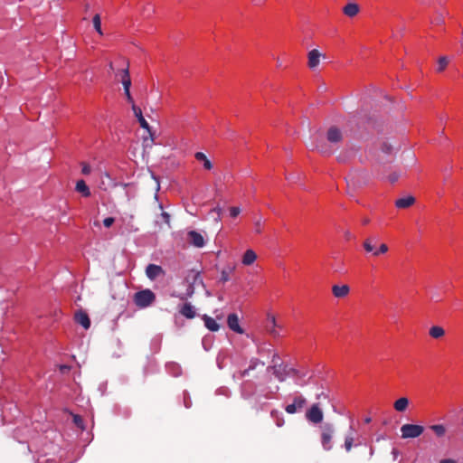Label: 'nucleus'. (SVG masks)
I'll use <instances>...</instances> for the list:
<instances>
[{"mask_svg":"<svg viewBox=\"0 0 463 463\" xmlns=\"http://www.w3.org/2000/svg\"><path fill=\"white\" fill-rule=\"evenodd\" d=\"M254 228L256 233H260L262 232V218L259 217L254 222Z\"/></svg>","mask_w":463,"mask_h":463,"instance_id":"obj_35","label":"nucleus"},{"mask_svg":"<svg viewBox=\"0 0 463 463\" xmlns=\"http://www.w3.org/2000/svg\"><path fill=\"white\" fill-rule=\"evenodd\" d=\"M118 75L120 76L121 79L122 77H124V69L118 72Z\"/></svg>","mask_w":463,"mask_h":463,"instance_id":"obj_57","label":"nucleus"},{"mask_svg":"<svg viewBox=\"0 0 463 463\" xmlns=\"http://www.w3.org/2000/svg\"><path fill=\"white\" fill-rule=\"evenodd\" d=\"M449 61V58H448V57H446V56H442V57H440V58L439 59V61H438V69H437V71H438L439 72H440V71H444V70H445V68L448 66Z\"/></svg>","mask_w":463,"mask_h":463,"instance_id":"obj_33","label":"nucleus"},{"mask_svg":"<svg viewBox=\"0 0 463 463\" xmlns=\"http://www.w3.org/2000/svg\"><path fill=\"white\" fill-rule=\"evenodd\" d=\"M268 322L269 324L267 325V330L268 332L269 333L270 335H272L273 337H278L279 335V332L276 330V327L278 326H277V323H276V318L274 316H270L269 315L268 316Z\"/></svg>","mask_w":463,"mask_h":463,"instance_id":"obj_20","label":"nucleus"},{"mask_svg":"<svg viewBox=\"0 0 463 463\" xmlns=\"http://www.w3.org/2000/svg\"><path fill=\"white\" fill-rule=\"evenodd\" d=\"M371 420H372L371 417H366V418L364 419V422H365V423H370V422H371Z\"/></svg>","mask_w":463,"mask_h":463,"instance_id":"obj_55","label":"nucleus"},{"mask_svg":"<svg viewBox=\"0 0 463 463\" xmlns=\"http://www.w3.org/2000/svg\"><path fill=\"white\" fill-rule=\"evenodd\" d=\"M350 292V288L348 285H334L332 287V293L337 298H345Z\"/></svg>","mask_w":463,"mask_h":463,"instance_id":"obj_14","label":"nucleus"},{"mask_svg":"<svg viewBox=\"0 0 463 463\" xmlns=\"http://www.w3.org/2000/svg\"><path fill=\"white\" fill-rule=\"evenodd\" d=\"M257 259L256 253L252 250H247L242 257V263L244 265H251Z\"/></svg>","mask_w":463,"mask_h":463,"instance_id":"obj_26","label":"nucleus"},{"mask_svg":"<svg viewBox=\"0 0 463 463\" xmlns=\"http://www.w3.org/2000/svg\"><path fill=\"white\" fill-rule=\"evenodd\" d=\"M94 225L99 226V222L98 221L94 222Z\"/></svg>","mask_w":463,"mask_h":463,"instance_id":"obj_59","label":"nucleus"},{"mask_svg":"<svg viewBox=\"0 0 463 463\" xmlns=\"http://www.w3.org/2000/svg\"><path fill=\"white\" fill-rule=\"evenodd\" d=\"M193 277H194V283H196L197 280H199V282H202L200 274L198 272L194 273Z\"/></svg>","mask_w":463,"mask_h":463,"instance_id":"obj_45","label":"nucleus"},{"mask_svg":"<svg viewBox=\"0 0 463 463\" xmlns=\"http://www.w3.org/2000/svg\"><path fill=\"white\" fill-rule=\"evenodd\" d=\"M415 203V198L411 195L402 197L395 201V206L399 209H405Z\"/></svg>","mask_w":463,"mask_h":463,"instance_id":"obj_18","label":"nucleus"},{"mask_svg":"<svg viewBox=\"0 0 463 463\" xmlns=\"http://www.w3.org/2000/svg\"><path fill=\"white\" fill-rule=\"evenodd\" d=\"M362 223H363L364 225H367V224H369V223H370V219H369L368 217H364V218L362 219Z\"/></svg>","mask_w":463,"mask_h":463,"instance_id":"obj_49","label":"nucleus"},{"mask_svg":"<svg viewBox=\"0 0 463 463\" xmlns=\"http://www.w3.org/2000/svg\"><path fill=\"white\" fill-rule=\"evenodd\" d=\"M279 360V357L278 354H274L272 356V363L274 364L278 365Z\"/></svg>","mask_w":463,"mask_h":463,"instance_id":"obj_46","label":"nucleus"},{"mask_svg":"<svg viewBox=\"0 0 463 463\" xmlns=\"http://www.w3.org/2000/svg\"><path fill=\"white\" fill-rule=\"evenodd\" d=\"M345 236H346L347 238H349V237H350V232H345Z\"/></svg>","mask_w":463,"mask_h":463,"instance_id":"obj_58","label":"nucleus"},{"mask_svg":"<svg viewBox=\"0 0 463 463\" xmlns=\"http://www.w3.org/2000/svg\"><path fill=\"white\" fill-rule=\"evenodd\" d=\"M121 82H122V85H123V88H124V92L128 91V90H130L131 79H130V76H129L128 65L127 66V68L124 69V77H122V81Z\"/></svg>","mask_w":463,"mask_h":463,"instance_id":"obj_27","label":"nucleus"},{"mask_svg":"<svg viewBox=\"0 0 463 463\" xmlns=\"http://www.w3.org/2000/svg\"><path fill=\"white\" fill-rule=\"evenodd\" d=\"M241 213L240 207H231L230 208V215L232 218H236Z\"/></svg>","mask_w":463,"mask_h":463,"instance_id":"obj_39","label":"nucleus"},{"mask_svg":"<svg viewBox=\"0 0 463 463\" xmlns=\"http://www.w3.org/2000/svg\"><path fill=\"white\" fill-rule=\"evenodd\" d=\"M92 23H93V26H94L95 30L97 31V33L99 34L102 35L103 33L101 30V19H100V15L99 14H97L93 16Z\"/></svg>","mask_w":463,"mask_h":463,"instance_id":"obj_31","label":"nucleus"},{"mask_svg":"<svg viewBox=\"0 0 463 463\" xmlns=\"http://www.w3.org/2000/svg\"><path fill=\"white\" fill-rule=\"evenodd\" d=\"M322 398H324V399H327V398H328V396H327L325 392H322L321 393H319V394H317V400H320V399H322Z\"/></svg>","mask_w":463,"mask_h":463,"instance_id":"obj_47","label":"nucleus"},{"mask_svg":"<svg viewBox=\"0 0 463 463\" xmlns=\"http://www.w3.org/2000/svg\"><path fill=\"white\" fill-rule=\"evenodd\" d=\"M109 69L110 71H113V70H114L113 63H112L111 61L109 63Z\"/></svg>","mask_w":463,"mask_h":463,"instance_id":"obj_56","label":"nucleus"},{"mask_svg":"<svg viewBox=\"0 0 463 463\" xmlns=\"http://www.w3.org/2000/svg\"><path fill=\"white\" fill-rule=\"evenodd\" d=\"M264 364H265L264 362L260 361V359L252 358L250 361L249 367L247 369H245V370L241 372V377H245L246 375L249 374L250 371L255 370L258 365H262L263 366Z\"/></svg>","mask_w":463,"mask_h":463,"instance_id":"obj_22","label":"nucleus"},{"mask_svg":"<svg viewBox=\"0 0 463 463\" xmlns=\"http://www.w3.org/2000/svg\"><path fill=\"white\" fill-rule=\"evenodd\" d=\"M124 93H125V96H126V99H127L128 102L130 103L131 107H132L133 104H135V103H134V99H133V98L131 96L130 90L125 91Z\"/></svg>","mask_w":463,"mask_h":463,"instance_id":"obj_42","label":"nucleus"},{"mask_svg":"<svg viewBox=\"0 0 463 463\" xmlns=\"http://www.w3.org/2000/svg\"><path fill=\"white\" fill-rule=\"evenodd\" d=\"M377 241H378L377 236H370L364 241L363 247L366 253H371L372 256L374 255V252L377 248L376 247Z\"/></svg>","mask_w":463,"mask_h":463,"instance_id":"obj_12","label":"nucleus"},{"mask_svg":"<svg viewBox=\"0 0 463 463\" xmlns=\"http://www.w3.org/2000/svg\"><path fill=\"white\" fill-rule=\"evenodd\" d=\"M189 241L192 245L197 248H202L204 246V239L203 235L195 231H191L188 232Z\"/></svg>","mask_w":463,"mask_h":463,"instance_id":"obj_13","label":"nucleus"},{"mask_svg":"<svg viewBox=\"0 0 463 463\" xmlns=\"http://www.w3.org/2000/svg\"><path fill=\"white\" fill-rule=\"evenodd\" d=\"M214 212H216L218 214H220L222 213V208L221 207H216L213 209Z\"/></svg>","mask_w":463,"mask_h":463,"instance_id":"obj_53","label":"nucleus"},{"mask_svg":"<svg viewBox=\"0 0 463 463\" xmlns=\"http://www.w3.org/2000/svg\"><path fill=\"white\" fill-rule=\"evenodd\" d=\"M429 335L434 339H439L445 335V330L442 326H433L430 328Z\"/></svg>","mask_w":463,"mask_h":463,"instance_id":"obj_24","label":"nucleus"},{"mask_svg":"<svg viewBox=\"0 0 463 463\" xmlns=\"http://www.w3.org/2000/svg\"><path fill=\"white\" fill-rule=\"evenodd\" d=\"M268 371H271L273 373V374L275 375V377L279 381V382H283L285 380V377H284V374L282 373V372L278 368V365L277 364H273L271 366H269L267 368Z\"/></svg>","mask_w":463,"mask_h":463,"instance_id":"obj_30","label":"nucleus"},{"mask_svg":"<svg viewBox=\"0 0 463 463\" xmlns=\"http://www.w3.org/2000/svg\"><path fill=\"white\" fill-rule=\"evenodd\" d=\"M193 294H194V288H193V287H192V286H190V290H188L187 295H188V296H192Z\"/></svg>","mask_w":463,"mask_h":463,"instance_id":"obj_54","label":"nucleus"},{"mask_svg":"<svg viewBox=\"0 0 463 463\" xmlns=\"http://www.w3.org/2000/svg\"><path fill=\"white\" fill-rule=\"evenodd\" d=\"M234 270V268L228 267L227 269H223L221 272V278L220 282L226 283L230 280V274L232 273Z\"/></svg>","mask_w":463,"mask_h":463,"instance_id":"obj_29","label":"nucleus"},{"mask_svg":"<svg viewBox=\"0 0 463 463\" xmlns=\"http://www.w3.org/2000/svg\"><path fill=\"white\" fill-rule=\"evenodd\" d=\"M392 454L393 455L394 459H396L399 456V450L397 449H393Z\"/></svg>","mask_w":463,"mask_h":463,"instance_id":"obj_48","label":"nucleus"},{"mask_svg":"<svg viewBox=\"0 0 463 463\" xmlns=\"http://www.w3.org/2000/svg\"><path fill=\"white\" fill-rule=\"evenodd\" d=\"M132 110H133L135 117L137 118V120L140 124V127L142 128L147 130V132L150 134L151 140L153 141V135L151 132L150 126L147 123V121L145 119V118L143 117L141 109L139 107H137L136 104H133Z\"/></svg>","mask_w":463,"mask_h":463,"instance_id":"obj_6","label":"nucleus"},{"mask_svg":"<svg viewBox=\"0 0 463 463\" xmlns=\"http://www.w3.org/2000/svg\"><path fill=\"white\" fill-rule=\"evenodd\" d=\"M389 250L387 244L381 243L374 252L373 257H379L380 255L385 254Z\"/></svg>","mask_w":463,"mask_h":463,"instance_id":"obj_34","label":"nucleus"},{"mask_svg":"<svg viewBox=\"0 0 463 463\" xmlns=\"http://www.w3.org/2000/svg\"><path fill=\"white\" fill-rule=\"evenodd\" d=\"M408 405H409V399L406 397L399 398L393 403L394 409L399 412H402V411H406V409L408 408Z\"/></svg>","mask_w":463,"mask_h":463,"instance_id":"obj_23","label":"nucleus"},{"mask_svg":"<svg viewBox=\"0 0 463 463\" xmlns=\"http://www.w3.org/2000/svg\"><path fill=\"white\" fill-rule=\"evenodd\" d=\"M203 320L204 322V326L210 331L216 332V331H218L220 329L219 324L213 317H209L207 315H203Z\"/></svg>","mask_w":463,"mask_h":463,"instance_id":"obj_19","label":"nucleus"},{"mask_svg":"<svg viewBox=\"0 0 463 463\" xmlns=\"http://www.w3.org/2000/svg\"><path fill=\"white\" fill-rule=\"evenodd\" d=\"M354 439L353 433H350V434L345 436V449L346 452L351 451V449H352V448L354 446Z\"/></svg>","mask_w":463,"mask_h":463,"instance_id":"obj_32","label":"nucleus"},{"mask_svg":"<svg viewBox=\"0 0 463 463\" xmlns=\"http://www.w3.org/2000/svg\"><path fill=\"white\" fill-rule=\"evenodd\" d=\"M307 403L306 399L303 396H297L294 398L293 403L286 406L285 411L288 414H294L298 411L301 410Z\"/></svg>","mask_w":463,"mask_h":463,"instance_id":"obj_7","label":"nucleus"},{"mask_svg":"<svg viewBox=\"0 0 463 463\" xmlns=\"http://www.w3.org/2000/svg\"><path fill=\"white\" fill-rule=\"evenodd\" d=\"M432 23L435 24H442L444 23V19L442 16H438Z\"/></svg>","mask_w":463,"mask_h":463,"instance_id":"obj_43","label":"nucleus"},{"mask_svg":"<svg viewBox=\"0 0 463 463\" xmlns=\"http://www.w3.org/2000/svg\"><path fill=\"white\" fill-rule=\"evenodd\" d=\"M156 300L155 293L150 289L140 290L134 295V303L140 308L151 306Z\"/></svg>","mask_w":463,"mask_h":463,"instance_id":"obj_2","label":"nucleus"},{"mask_svg":"<svg viewBox=\"0 0 463 463\" xmlns=\"http://www.w3.org/2000/svg\"><path fill=\"white\" fill-rule=\"evenodd\" d=\"M239 317L237 314L232 313L230 314L227 317V326L228 327L237 334H243L244 330L241 328L239 323Z\"/></svg>","mask_w":463,"mask_h":463,"instance_id":"obj_9","label":"nucleus"},{"mask_svg":"<svg viewBox=\"0 0 463 463\" xmlns=\"http://www.w3.org/2000/svg\"><path fill=\"white\" fill-rule=\"evenodd\" d=\"M73 421H74V423H75L78 427H80V429L84 430V426L82 425L83 420H82V418H81L80 416H79V415H75V416L73 417Z\"/></svg>","mask_w":463,"mask_h":463,"instance_id":"obj_40","label":"nucleus"},{"mask_svg":"<svg viewBox=\"0 0 463 463\" xmlns=\"http://www.w3.org/2000/svg\"><path fill=\"white\" fill-rule=\"evenodd\" d=\"M430 429L436 434L437 437L441 438L446 434V428L442 424L430 425Z\"/></svg>","mask_w":463,"mask_h":463,"instance_id":"obj_28","label":"nucleus"},{"mask_svg":"<svg viewBox=\"0 0 463 463\" xmlns=\"http://www.w3.org/2000/svg\"><path fill=\"white\" fill-rule=\"evenodd\" d=\"M326 140L330 145L326 144L323 141L317 142L315 148L317 149L323 155H331L333 153L332 146H338L343 140V132L336 126H331L326 135Z\"/></svg>","mask_w":463,"mask_h":463,"instance_id":"obj_1","label":"nucleus"},{"mask_svg":"<svg viewBox=\"0 0 463 463\" xmlns=\"http://www.w3.org/2000/svg\"><path fill=\"white\" fill-rule=\"evenodd\" d=\"M60 370H61V373H65V372H67L68 370H70V366H67V365H61V366L60 367Z\"/></svg>","mask_w":463,"mask_h":463,"instance_id":"obj_50","label":"nucleus"},{"mask_svg":"<svg viewBox=\"0 0 463 463\" xmlns=\"http://www.w3.org/2000/svg\"><path fill=\"white\" fill-rule=\"evenodd\" d=\"M439 463H457V462L454 459L448 458V459L440 460Z\"/></svg>","mask_w":463,"mask_h":463,"instance_id":"obj_51","label":"nucleus"},{"mask_svg":"<svg viewBox=\"0 0 463 463\" xmlns=\"http://www.w3.org/2000/svg\"><path fill=\"white\" fill-rule=\"evenodd\" d=\"M81 166H82L81 167V173L83 175H87L90 174L91 167H90V165L89 164L83 162V163H81Z\"/></svg>","mask_w":463,"mask_h":463,"instance_id":"obj_38","label":"nucleus"},{"mask_svg":"<svg viewBox=\"0 0 463 463\" xmlns=\"http://www.w3.org/2000/svg\"><path fill=\"white\" fill-rule=\"evenodd\" d=\"M424 432V427L418 424L406 423L401 427L402 439H415Z\"/></svg>","mask_w":463,"mask_h":463,"instance_id":"obj_4","label":"nucleus"},{"mask_svg":"<svg viewBox=\"0 0 463 463\" xmlns=\"http://www.w3.org/2000/svg\"><path fill=\"white\" fill-rule=\"evenodd\" d=\"M321 56V52L317 49H313L308 52L307 65L309 69L315 70L319 65Z\"/></svg>","mask_w":463,"mask_h":463,"instance_id":"obj_10","label":"nucleus"},{"mask_svg":"<svg viewBox=\"0 0 463 463\" xmlns=\"http://www.w3.org/2000/svg\"><path fill=\"white\" fill-rule=\"evenodd\" d=\"M335 433V428L331 423H325L321 426V444L325 450L329 451L333 449L332 439Z\"/></svg>","mask_w":463,"mask_h":463,"instance_id":"obj_3","label":"nucleus"},{"mask_svg":"<svg viewBox=\"0 0 463 463\" xmlns=\"http://www.w3.org/2000/svg\"><path fill=\"white\" fill-rule=\"evenodd\" d=\"M155 12V8L152 5L146 4L143 8V14H146V16H149L151 14Z\"/></svg>","mask_w":463,"mask_h":463,"instance_id":"obj_37","label":"nucleus"},{"mask_svg":"<svg viewBox=\"0 0 463 463\" xmlns=\"http://www.w3.org/2000/svg\"><path fill=\"white\" fill-rule=\"evenodd\" d=\"M359 174L358 173H353L349 175V176L346 179L347 182V189H348V194L350 196H354V192L360 188V183H359Z\"/></svg>","mask_w":463,"mask_h":463,"instance_id":"obj_8","label":"nucleus"},{"mask_svg":"<svg viewBox=\"0 0 463 463\" xmlns=\"http://www.w3.org/2000/svg\"><path fill=\"white\" fill-rule=\"evenodd\" d=\"M179 312L188 319H192L196 316L195 309L190 303H184Z\"/></svg>","mask_w":463,"mask_h":463,"instance_id":"obj_17","label":"nucleus"},{"mask_svg":"<svg viewBox=\"0 0 463 463\" xmlns=\"http://www.w3.org/2000/svg\"><path fill=\"white\" fill-rule=\"evenodd\" d=\"M75 190L84 197L90 196V191L84 180H79L76 183Z\"/></svg>","mask_w":463,"mask_h":463,"instance_id":"obj_21","label":"nucleus"},{"mask_svg":"<svg viewBox=\"0 0 463 463\" xmlns=\"http://www.w3.org/2000/svg\"><path fill=\"white\" fill-rule=\"evenodd\" d=\"M164 274H165V271L161 266H158L156 264H149L146 268V275L151 280H154L157 277L164 275Z\"/></svg>","mask_w":463,"mask_h":463,"instance_id":"obj_11","label":"nucleus"},{"mask_svg":"<svg viewBox=\"0 0 463 463\" xmlns=\"http://www.w3.org/2000/svg\"><path fill=\"white\" fill-rule=\"evenodd\" d=\"M390 179H391V182H392V183H394V182L398 179V176H397V175H392V176L390 177Z\"/></svg>","mask_w":463,"mask_h":463,"instance_id":"obj_52","label":"nucleus"},{"mask_svg":"<svg viewBox=\"0 0 463 463\" xmlns=\"http://www.w3.org/2000/svg\"><path fill=\"white\" fill-rule=\"evenodd\" d=\"M75 320L78 324L81 325L85 329H89L90 326V320L86 312L78 311L75 314Z\"/></svg>","mask_w":463,"mask_h":463,"instance_id":"obj_16","label":"nucleus"},{"mask_svg":"<svg viewBox=\"0 0 463 463\" xmlns=\"http://www.w3.org/2000/svg\"><path fill=\"white\" fill-rule=\"evenodd\" d=\"M323 417V411L318 403H314L306 412L307 420L314 424L322 422Z\"/></svg>","mask_w":463,"mask_h":463,"instance_id":"obj_5","label":"nucleus"},{"mask_svg":"<svg viewBox=\"0 0 463 463\" xmlns=\"http://www.w3.org/2000/svg\"><path fill=\"white\" fill-rule=\"evenodd\" d=\"M381 149L385 154H391L392 151V146L387 142L382 144Z\"/></svg>","mask_w":463,"mask_h":463,"instance_id":"obj_36","label":"nucleus"},{"mask_svg":"<svg viewBox=\"0 0 463 463\" xmlns=\"http://www.w3.org/2000/svg\"><path fill=\"white\" fill-rule=\"evenodd\" d=\"M194 157L197 161L203 162V167L206 170H211L213 168L212 162L207 158L204 153L203 152H196L194 155Z\"/></svg>","mask_w":463,"mask_h":463,"instance_id":"obj_25","label":"nucleus"},{"mask_svg":"<svg viewBox=\"0 0 463 463\" xmlns=\"http://www.w3.org/2000/svg\"><path fill=\"white\" fill-rule=\"evenodd\" d=\"M360 12V6L356 3H348L343 7V13L348 17H354Z\"/></svg>","mask_w":463,"mask_h":463,"instance_id":"obj_15","label":"nucleus"},{"mask_svg":"<svg viewBox=\"0 0 463 463\" xmlns=\"http://www.w3.org/2000/svg\"><path fill=\"white\" fill-rule=\"evenodd\" d=\"M114 222L115 219L113 217H107L103 220V224L107 228H109Z\"/></svg>","mask_w":463,"mask_h":463,"instance_id":"obj_41","label":"nucleus"},{"mask_svg":"<svg viewBox=\"0 0 463 463\" xmlns=\"http://www.w3.org/2000/svg\"><path fill=\"white\" fill-rule=\"evenodd\" d=\"M430 298L435 301L440 300L437 292H431Z\"/></svg>","mask_w":463,"mask_h":463,"instance_id":"obj_44","label":"nucleus"}]
</instances>
